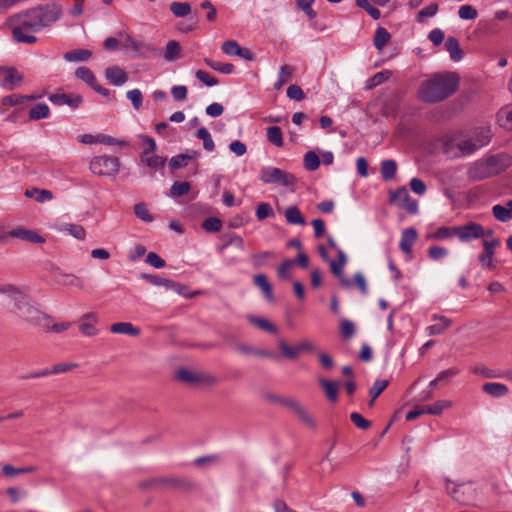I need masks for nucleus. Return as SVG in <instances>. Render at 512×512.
Wrapping results in <instances>:
<instances>
[{"label":"nucleus","instance_id":"51","mask_svg":"<svg viewBox=\"0 0 512 512\" xmlns=\"http://www.w3.org/2000/svg\"><path fill=\"white\" fill-rule=\"evenodd\" d=\"M320 165V159L314 151H308L304 155V167L308 171H315Z\"/></svg>","mask_w":512,"mask_h":512},{"label":"nucleus","instance_id":"43","mask_svg":"<svg viewBox=\"0 0 512 512\" xmlns=\"http://www.w3.org/2000/svg\"><path fill=\"white\" fill-rule=\"evenodd\" d=\"M498 122L499 124L506 128V129H512V105H508L503 107L498 112Z\"/></svg>","mask_w":512,"mask_h":512},{"label":"nucleus","instance_id":"32","mask_svg":"<svg viewBox=\"0 0 512 512\" xmlns=\"http://www.w3.org/2000/svg\"><path fill=\"white\" fill-rule=\"evenodd\" d=\"M162 286L166 287L167 289H173L175 291H177V293L187 297V298H193L197 295H200L202 294L203 292L202 291H194V292H191V293H188L187 290V286L185 285H181L179 283H175L171 280H168V279H162Z\"/></svg>","mask_w":512,"mask_h":512},{"label":"nucleus","instance_id":"40","mask_svg":"<svg viewBox=\"0 0 512 512\" xmlns=\"http://www.w3.org/2000/svg\"><path fill=\"white\" fill-rule=\"evenodd\" d=\"M392 75V72L390 70H383L381 72L376 73L374 76H372L368 81L366 82V89L370 90L373 89L383 82L387 81Z\"/></svg>","mask_w":512,"mask_h":512},{"label":"nucleus","instance_id":"14","mask_svg":"<svg viewBox=\"0 0 512 512\" xmlns=\"http://www.w3.org/2000/svg\"><path fill=\"white\" fill-rule=\"evenodd\" d=\"M282 403L291 409L295 415L307 426L310 428L315 427V421L312 416L306 411V409L296 400L294 399H284Z\"/></svg>","mask_w":512,"mask_h":512},{"label":"nucleus","instance_id":"44","mask_svg":"<svg viewBox=\"0 0 512 512\" xmlns=\"http://www.w3.org/2000/svg\"><path fill=\"white\" fill-rule=\"evenodd\" d=\"M50 110L46 104H37L29 111L30 120H40L49 116Z\"/></svg>","mask_w":512,"mask_h":512},{"label":"nucleus","instance_id":"7","mask_svg":"<svg viewBox=\"0 0 512 512\" xmlns=\"http://www.w3.org/2000/svg\"><path fill=\"white\" fill-rule=\"evenodd\" d=\"M140 147L142 148V152L140 155L141 163L145 166L156 171L160 166V159L155 155V151L157 148L156 142L154 139L148 136H140Z\"/></svg>","mask_w":512,"mask_h":512},{"label":"nucleus","instance_id":"15","mask_svg":"<svg viewBox=\"0 0 512 512\" xmlns=\"http://www.w3.org/2000/svg\"><path fill=\"white\" fill-rule=\"evenodd\" d=\"M49 100L55 105H68L69 107L76 109L82 102L83 98L79 94H67V93H56L49 96Z\"/></svg>","mask_w":512,"mask_h":512},{"label":"nucleus","instance_id":"6","mask_svg":"<svg viewBox=\"0 0 512 512\" xmlns=\"http://www.w3.org/2000/svg\"><path fill=\"white\" fill-rule=\"evenodd\" d=\"M119 159L112 156L94 157L90 162V170L99 176H110L118 172Z\"/></svg>","mask_w":512,"mask_h":512},{"label":"nucleus","instance_id":"59","mask_svg":"<svg viewBox=\"0 0 512 512\" xmlns=\"http://www.w3.org/2000/svg\"><path fill=\"white\" fill-rule=\"evenodd\" d=\"M135 215L145 222H152L154 217L149 213L147 207L143 203H138L134 206Z\"/></svg>","mask_w":512,"mask_h":512},{"label":"nucleus","instance_id":"50","mask_svg":"<svg viewBox=\"0 0 512 512\" xmlns=\"http://www.w3.org/2000/svg\"><path fill=\"white\" fill-rule=\"evenodd\" d=\"M191 189V185L187 181H177L175 182L171 189H170V195L174 198L183 196L187 194Z\"/></svg>","mask_w":512,"mask_h":512},{"label":"nucleus","instance_id":"39","mask_svg":"<svg viewBox=\"0 0 512 512\" xmlns=\"http://www.w3.org/2000/svg\"><path fill=\"white\" fill-rule=\"evenodd\" d=\"M285 219L290 224L304 225L305 219L302 216L300 210L296 206H291L285 211Z\"/></svg>","mask_w":512,"mask_h":512},{"label":"nucleus","instance_id":"37","mask_svg":"<svg viewBox=\"0 0 512 512\" xmlns=\"http://www.w3.org/2000/svg\"><path fill=\"white\" fill-rule=\"evenodd\" d=\"M75 75L78 79L87 83L92 89L98 83L92 70L89 69L88 67L82 66V67L77 68L75 71Z\"/></svg>","mask_w":512,"mask_h":512},{"label":"nucleus","instance_id":"21","mask_svg":"<svg viewBox=\"0 0 512 512\" xmlns=\"http://www.w3.org/2000/svg\"><path fill=\"white\" fill-rule=\"evenodd\" d=\"M492 215L499 222H509L512 219V199L508 200L505 205H494L492 207Z\"/></svg>","mask_w":512,"mask_h":512},{"label":"nucleus","instance_id":"1","mask_svg":"<svg viewBox=\"0 0 512 512\" xmlns=\"http://www.w3.org/2000/svg\"><path fill=\"white\" fill-rule=\"evenodd\" d=\"M459 87L455 72L437 73L421 82L417 96L424 103H437L452 96Z\"/></svg>","mask_w":512,"mask_h":512},{"label":"nucleus","instance_id":"35","mask_svg":"<svg viewBox=\"0 0 512 512\" xmlns=\"http://www.w3.org/2000/svg\"><path fill=\"white\" fill-rule=\"evenodd\" d=\"M37 468L35 466H26L21 468H15L11 464H4L2 466V473L6 477H14L19 474L35 473Z\"/></svg>","mask_w":512,"mask_h":512},{"label":"nucleus","instance_id":"38","mask_svg":"<svg viewBox=\"0 0 512 512\" xmlns=\"http://www.w3.org/2000/svg\"><path fill=\"white\" fill-rule=\"evenodd\" d=\"M254 283L258 286L265 294L266 298L270 301L274 300L272 286L268 282L267 277L264 274H258L254 277Z\"/></svg>","mask_w":512,"mask_h":512},{"label":"nucleus","instance_id":"53","mask_svg":"<svg viewBox=\"0 0 512 512\" xmlns=\"http://www.w3.org/2000/svg\"><path fill=\"white\" fill-rule=\"evenodd\" d=\"M197 136L199 139H201L203 141L204 149H206L207 151L214 150V147H215L214 141L211 138V135L206 128H204V127L200 128L197 132Z\"/></svg>","mask_w":512,"mask_h":512},{"label":"nucleus","instance_id":"19","mask_svg":"<svg viewBox=\"0 0 512 512\" xmlns=\"http://www.w3.org/2000/svg\"><path fill=\"white\" fill-rule=\"evenodd\" d=\"M10 24H17L18 27H23L27 32H37L41 29L39 23H37V19H32L27 17L24 13L13 15L9 18Z\"/></svg>","mask_w":512,"mask_h":512},{"label":"nucleus","instance_id":"9","mask_svg":"<svg viewBox=\"0 0 512 512\" xmlns=\"http://www.w3.org/2000/svg\"><path fill=\"white\" fill-rule=\"evenodd\" d=\"M451 406V401L440 400L432 405L416 406L406 414V420L412 421L423 414L440 415L443 410Z\"/></svg>","mask_w":512,"mask_h":512},{"label":"nucleus","instance_id":"63","mask_svg":"<svg viewBox=\"0 0 512 512\" xmlns=\"http://www.w3.org/2000/svg\"><path fill=\"white\" fill-rule=\"evenodd\" d=\"M274 215L272 207L268 203H260L256 209V217L258 220L262 221L268 217H272Z\"/></svg>","mask_w":512,"mask_h":512},{"label":"nucleus","instance_id":"33","mask_svg":"<svg viewBox=\"0 0 512 512\" xmlns=\"http://www.w3.org/2000/svg\"><path fill=\"white\" fill-rule=\"evenodd\" d=\"M32 32H27L23 29V27L14 26L12 29L13 39L16 42H22L27 44H33L36 42L37 38L31 34Z\"/></svg>","mask_w":512,"mask_h":512},{"label":"nucleus","instance_id":"64","mask_svg":"<svg viewBox=\"0 0 512 512\" xmlns=\"http://www.w3.org/2000/svg\"><path fill=\"white\" fill-rule=\"evenodd\" d=\"M459 17L464 20H472L478 16L477 10L471 5H463L458 11Z\"/></svg>","mask_w":512,"mask_h":512},{"label":"nucleus","instance_id":"30","mask_svg":"<svg viewBox=\"0 0 512 512\" xmlns=\"http://www.w3.org/2000/svg\"><path fill=\"white\" fill-rule=\"evenodd\" d=\"M433 321L435 323L427 328L430 335H439L451 325V320L444 316L435 315L433 317Z\"/></svg>","mask_w":512,"mask_h":512},{"label":"nucleus","instance_id":"54","mask_svg":"<svg viewBox=\"0 0 512 512\" xmlns=\"http://www.w3.org/2000/svg\"><path fill=\"white\" fill-rule=\"evenodd\" d=\"M229 245H234L239 250H242L244 246V240L238 235L231 234L227 237V241L218 247V251L222 253Z\"/></svg>","mask_w":512,"mask_h":512},{"label":"nucleus","instance_id":"55","mask_svg":"<svg viewBox=\"0 0 512 512\" xmlns=\"http://www.w3.org/2000/svg\"><path fill=\"white\" fill-rule=\"evenodd\" d=\"M482 245L484 248L483 253L494 259L495 249L500 245V240L498 238H484L482 241Z\"/></svg>","mask_w":512,"mask_h":512},{"label":"nucleus","instance_id":"16","mask_svg":"<svg viewBox=\"0 0 512 512\" xmlns=\"http://www.w3.org/2000/svg\"><path fill=\"white\" fill-rule=\"evenodd\" d=\"M222 51L229 56H239L244 58L247 61H252L254 59V55L247 48H242L236 41L227 40L223 42Z\"/></svg>","mask_w":512,"mask_h":512},{"label":"nucleus","instance_id":"48","mask_svg":"<svg viewBox=\"0 0 512 512\" xmlns=\"http://www.w3.org/2000/svg\"><path fill=\"white\" fill-rule=\"evenodd\" d=\"M454 236H457L456 226H454V227L441 226L430 237L433 239H436V240H444V239L452 238Z\"/></svg>","mask_w":512,"mask_h":512},{"label":"nucleus","instance_id":"57","mask_svg":"<svg viewBox=\"0 0 512 512\" xmlns=\"http://www.w3.org/2000/svg\"><path fill=\"white\" fill-rule=\"evenodd\" d=\"M358 7L363 8L373 19L377 20L381 17V12L378 8L372 6L368 0H356Z\"/></svg>","mask_w":512,"mask_h":512},{"label":"nucleus","instance_id":"20","mask_svg":"<svg viewBox=\"0 0 512 512\" xmlns=\"http://www.w3.org/2000/svg\"><path fill=\"white\" fill-rule=\"evenodd\" d=\"M3 71L5 72V77L2 83L4 88L13 90L22 84L23 76L19 74L14 67L5 68Z\"/></svg>","mask_w":512,"mask_h":512},{"label":"nucleus","instance_id":"42","mask_svg":"<svg viewBox=\"0 0 512 512\" xmlns=\"http://www.w3.org/2000/svg\"><path fill=\"white\" fill-rule=\"evenodd\" d=\"M78 367L77 363H58L52 367L51 370H44L38 373L36 376H47L49 374L66 373Z\"/></svg>","mask_w":512,"mask_h":512},{"label":"nucleus","instance_id":"10","mask_svg":"<svg viewBox=\"0 0 512 512\" xmlns=\"http://www.w3.org/2000/svg\"><path fill=\"white\" fill-rule=\"evenodd\" d=\"M390 203L398 205L410 214H415L418 210L417 202L411 199L408 190L405 187H401L390 193Z\"/></svg>","mask_w":512,"mask_h":512},{"label":"nucleus","instance_id":"13","mask_svg":"<svg viewBox=\"0 0 512 512\" xmlns=\"http://www.w3.org/2000/svg\"><path fill=\"white\" fill-rule=\"evenodd\" d=\"M118 36L123 40V48L133 53L135 56L146 55L151 50L148 44L137 41L124 32H119Z\"/></svg>","mask_w":512,"mask_h":512},{"label":"nucleus","instance_id":"26","mask_svg":"<svg viewBox=\"0 0 512 512\" xmlns=\"http://www.w3.org/2000/svg\"><path fill=\"white\" fill-rule=\"evenodd\" d=\"M417 239V231L414 228L405 229L402 232L401 240H400V248L406 253L410 254L412 251V246L414 245Z\"/></svg>","mask_w":512,"mask_h":512},{"label":"nucleus","instance_id":"5","mask_svg":"<svg viewBox=\"0 0 512 512\" xmlns=\"http://www.w3.org/2000/svg\"><path fill=\"white\" fill-rule=\"evenodd\" d=\"M25 15L37 19L41 29L55 23L62 15V7L53 2L47 5L37 6L25 11Z\"/></svg>","mask_w":512,"mask_h":512},{"label":"nucleus","instance_id":"60","mask_svg":"<svg viewBox=\"0 0 512 512\" xmlns=\"http://www.w3.org/2000/svg\"><path fill=\"white\" fill-rule=\"evenodd\" d=\"M64 230L68 231L69 234H71L73 237H75L79 240H83L86 237L85 229L81 225H78V224H71V223L65 224Z\"/></svg>","mask_w":512,"mask_h":512},{"label":"nucleus","instance_id":"61","mask_svg":"<svg viewBox=\"0 0 512 512\" xmlns=\"http://www.w3.org/2000/svg\"><path fill=\"white\" fill-rule=\"evenodd\" d=\"M58 281L59 283L66 286H76L79 288H83L82 281L74 274H61L60 279Z\"/></svg>","mask_w":512,"mask_h":512},{"label":"nucleus","instance_id":"28","mask_svg":"<svg viewBox=\"0 0 512 512\" xmlns=\"http://www.w3.org/2000/svg\"><path fill=\"white\" fill-rule=\"evenodd\" d=\"M110 331L116 334H126L136 337L140 334V330L133 326L130 322H117L111 325Z\"/></svg>","mask_w":512,"mask_h":512},{"label":"nucleus","instance_id":"4","mask_svg":"<svg viewBox=\"0 0 512 512\" xmlns=\"http://www.w3.org/2000/svg\"><path fill=\"white\" fill-rule=\"evenodd\" d=\"M12 313L22 321L40 326L45 330L50 329V323L52 322L51 318L34 306L30 305L28 302L24 301V299L15 302Z\"/></svg>","mask_w":512,"mask_h":512},{"label":"nucleus","instance_id":"52","mask_svg":"<svg viewBox=\"0 0 512 512\" xmlns=\"http://www.w3.org/2000/svg\"><path fill=\"white\" fill-rule=\"evenodd\" d=\"M204 62L210 68H212V69H214L216 71H219L221 73H224V74H230L234 70L233 64H230V63L215 62V61H213V60H211L209 58H205Z\"/></svg>","mask_w":512,"mask_h":512},{"label":"nucleus","instance_id":"29","mask_svg":"<svg viewBox=\"0 0 512 512\" xmlns=\"http://www.w3.org/2000/svg\"><path fill=\"white\" fill-rule=\"evenodd\" d=\"M445 48L449 52L453 61H460L463 59L464 52L460 47L459 41L455 37L447 38Z\"/></svg>","mask_w":512,"mask_h":512},{"label":"nucleus","instance_id":"45","mask_svg":"<svg viewBox=\"0 0 512 512\" xmlns=\"http://www.w3.org/2000/svg\"><path fill=\"white\" fill-rule=\"evenodd\" d=\"M267 139L276 147L283 146V136L280 127L270 126L267 128Z\"/></svg>","mask_w":512,"mask_h":512},{"label":"nucleus","instance_id":"2","mask_svg":"<svg viewBox=\"0 0 512 512\" xmlns=\"http://www.w3.org/2000/svg\"><path fill=\"white\" fill-rule=\"evenodd\" d=\"M511 165V157L505 153L491 155L474 162L468 169V177L474 181L493 177Z\"/></svg>","mask_w":512,"mask_h":512},{"label":"nucleus","instance_id":"47","mask_svg":"<svg viewBox=\"0 0 512 512\" xmlns=\"http://www.w3.org/2000/svg\"><path fill=\"white\" fill-rule=\"evenodd\" d=\"M278 347L282 355L290 360H294L300 355L298 352L297 345L291 347L287 344V342L284 339H280L278 341Z\"/></svg>","mask_w":512,"mask_h":512},{"label":"nucleus","instance_id":"23","mask_svg":"<svg viewBox=\"0 0 512 512\" xmlns=\"http://www.w3.org/2000/svg\"><path fill=\"white\" fill-rule=\"evenodd\" d=\"M96 321L97 315L94 312L86 313L81 318V323L79 325L80 331L86 336H95L98 332L94 326Z\"/></svg>","mask_w":512,"mask_h":512},{"label":"nucleus","instance_id":"49","mask_svg":"<svg viewBox=\"0 0 512 512\" xmlns=\"http://www.w3.org/2000/svg\"><path fill=\"white\" fill-rule=\"evenodd\" d=\"M170 10L176 17H185L191 13V5L187 2H173Z\"/></svg>","mask_w":512,"mask_h":512},{"label":"nucleus","instance_id":"24","mask_svg":"<svg viewBox=\"0 0 512 512\" xmlns=\"http://www.w3.org/2000/svg\"><path fill=\"white\" fill-rule=\"evenodd\" d=\"M318 382L320 386L322 387L325 396L330 402H336L338 399V388L340 383L333 382L331 380L325 379V378H319Z\"/></svg>","mask_w":512,"mask_h":512},{"label":"nucleus","instance_id":"36","mask_svg":"<svg viewBox=\"0 0 512 512\" xmlns=\"http://www.w3.org/2000/svg\"><path fill=\"white\" fill-rule=\"evenodd\" d=\"M92 56V52L87 49H75L64 54V59L70 62L87 61Z\"/></svg>","mask_w":512,"mask_h":512},{"label":"nucleus","instance_id":"58","mask_svg":"<svg viewBox=\"0 0 512 512\" xmlns=\"http://www.w3.org/2000/svg\"><path fill=\"white\" fill-rule=\"evenodd\" d=\"M222 222L219 218L209 217L202 223V228L207 232H218L221 230Z\"/></svg>","mask_w":512,"mask_h":512},{"label":"nucleus","instance_id":"17","mask_svg":"<svg viewBox=\"0 0 512 512\" xmlns=\"http://www.w3.org/2000/svg\"><path fill=\"white\" fill-rule=\"evenodd\" d=\"M7 238H19L30 243H44L45 239L34 230H29L24 227L15 228L9 232H6Z\"/></svg>","mask_w":512,"mask_h":512},{"label":"nucleus","instance_id":"34","mask_svg":"<svg viewBox=\"0 0 512 512\" xmlns=\"http://www.w3.org/2000/svg\"><path fill=\"white\" fill-rule=\"evenodd\" d=\"M390 39L391 34L384 27H378L374 34L373 44L378 51H381Z\"/></svg>","mask_w":512,"mask_h":512},{"label":"nucleus","instance_id":"11","mask_svg":"<svg viewBox=\"0 0 512 512\" xmlns=\"http://www.w3.org/2000/svg\"><path fill=\"white\" fill-rule=\"evenodd\" d=\"M457 237L463 241L468 242L473 239L482 238L485 233V229L477 222L470 221L464 225L456 226Z\"/></svg>","mask_w":512,"mask_h":512},{"label":"nucleus","instance_id":"22","mask_svg":"<svg viewBox=\"0 0 512 512\" xmlns=\"http://www.w3.org/2000/svg\"><path fill=\"white\" fill-rule=\"evenodd\" d=\"M106 79L113 85L119 86L128 80L127 73L118 66H111L105 70Z\"/></svg>","mask_w":512,"mask_h":512},{"label":"nucleus","instance_id":"8","mask_svg":"<svg viewBox=\"0 0 512 512\" xmlns=\"http://www.w3.org/2000/svg\"><path fill=\"white\" fill-rule=\"evenodd\" d=\"M260 179L266 184L278 183L285 187L294 185L296 181L294 175L275 167L262 168Z\"/></svg>","mask_w":512,"mask_h":512},{"label":"nucleus","instance_id":"41","mask_svg":"<svg viewBox=\"0 0 512 512\" xmlns=\"http://www.w3.org/2000/svg\"><path fill=\"white\" fill-rule=\"evenodd\" d=\"M248 321L252 325L257 326L258 328H260L264 331H267V332H270L273 334H275L277 332V327L272 322H270L268 319L259 318V317H255V316H248Z\"/></svg>","mask_w":512,"mask_h":512},{"label":"nucleus","instance_id":"12","mask_svg":"<svg viewBox=\"0 0 512 512\" xmlns=\"http://www.w3.org/2000/svg\"><path fill=\"white\" fill-rule=\"evenodd\" d=\"M445 147L446 152H450L453 147H456L459 150L457 155L461 156L469 155L478 149L471 136H455L446 143Z\"/></svg>","mask_w":512,"mask_h":512},{"label":"nucleus","instance_id":"27","mask_svg":"<svg viewBox=\"0 0 512 512\" xmlns=\"http://www.w3.org/2000/svg\"><path fill=\"white\" fill-rule=\"evenodd\" d=\"M491 136V130L488 127L476 128L471 135L478 149L487 145L490 142Z\"/></svg>","mask_w":512,"mask_h":512},{"label":"nucleus","instance_id":"62","mask_svg":"<svg viewBox=\"0 0 512 512\" xmlns=\"http://www.w3.org/2000/svg\"><path fill=\"white\" fill-rule=\"evenodd\" d=\"M295 266V261L293 260H285L278 267L277 274L282 279L290 278V273Z\"/></svg>","mask_w":512,"mask_h":512},{"label":"nucleus","instance_id":"3","mask_svg":"<svg viewBox=\"0 0 512 512\" xmlns=\"http://www.w3.org/2000/svg\"><path fill=\"white\" fill-rule=\"evenodd\" d=\"M174 378L191 387H213L218 383L215 375L189 367H178L174 371Z\"/></svg>","mask_w":512,"mask_h":512},{"label":"nucleus","instance_id":"31","mask_svg":"<svg viewBox=\"0 0 512 512\" xmlns=\"http://www.w3.org/2000/svg\"><path fill=\"white\" fill-rule=\"evenodd\" d=\"M483 391L492 397H503L508 393V387L502 383H485L482 387Z\"/></svg>","mask_w":512,"mask_h":512},{"label":"nucleus","instance_id":"46","mask_svg":"<svg viewBox=\"0 0 512 512\" xmlns=\"http://www.w3.org/2000/svg\"><path fill=\"white\" fill-rule=\"evenodd\" d=\"M396 170L397 164L393 160H385L381 164V174L385 181L391 180L395 176Z\"/></svg>","mask_w":512,"mask_h":512},{"label":"nucleus","instance_id":"18","mask_svg":"<svg viewBox=\"0 0 512 512\" xmlns=\"http://www.w3.org/2000/svg\"><path fill=\"white\" fill-rule=\"evenodd\" d=\"M162 484L182 493H189L196 489V484L186 478H166L162 480Z\"/></svg>","mask_w":512,"mask_h":512},{"label":"nucleus","instance_id":"25","mask_svg":"<svg viewBox=\"0 0 512 512\" xmlns=\"http://www.w3.org/2000/svg\"><path fill=\"white\" fill-rule=\"evenodd\" d=\"M164 59L169 62H174L181 58L182 56V47L180 43L176 40H170L167 42L164 52Z\"/></svg>","mask_w":512,"mask_h":512},{"label":"nucleus","instance_id":"56","mask_svg":"<svg viewBox=\"0 0 512 512\" xmlns=\"http://www.w3.org/2000/svg\"><path fill=\"white\" fill-rule=\"evenodd\" d=\"M438 11V4L437 3H431L422 10H420L417 14V21L419 23L424 22L425 18L434 16Z\"/></svg>","mask_w":512,"mask_h":512}]
</instances>
